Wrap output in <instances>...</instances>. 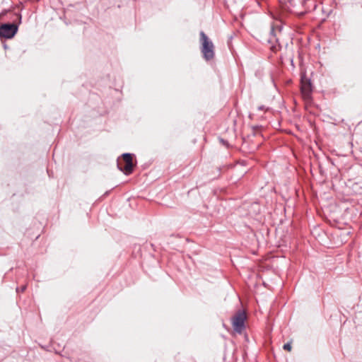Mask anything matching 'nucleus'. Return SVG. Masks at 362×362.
<instances>
[{"mask_svg":"<svg viewBox=\"0 0 362 362\" xmlns=\"http://www.w3.org/2000/svg\"><path fill=\"white\" fill-rule=\"evenodd\" d=\"M42 343L40 344L42 349L49 352H54L55 354H60L62 351V347L56 348V341H42Z\"/></svg>","mask_w":362,"mask_h":362,"instance_id":"5","label":"nucleus"},{"mask_svg":"<svg viewBox=\"0 0 362 362\" xmlns=\"http://www.w3.org/2000/svg\"><path fill=\"white\" fill-rule=\"evenodd\" d=\"M247 320L246 313L243 310H238L231 319L233 329L235 332L242 333L245 329V321Z\"/></svg>","mask_w":362,"mask_h":362,"instance_id":"1","label":"nucleus"},{"mask_svg":"<svg viewBox=\"0 0 362 362\" xmlns=\"http://www.w3.org/2000/svg\"><path fill=\"white\" fill-rule=\"evenodd\" d=\"M312 86L309 80L302 78L301 80V94L303 99L310 101L311 99Z\"/></svg>","mask_w":362,"mask_h":362,"instance_id":"4","label":"nucleus"},{"mask_svg":"<svg viewBox=\"0 0 362 362\" xmlns=\"http://www.w3.org/2000/svg\"><path fill=\"white\" fill-rule=\"evenodd\" d=\"M125 165L122 170L124 174L129 175L133 171L132 156L130 153H124L122 155Z\"/></svg>","mask_w":362,"mask_h":362,"instance_id":"6","label":"nucleus"},{"mask_svg":"<svg viewBox=\"0 0 362 362\" xmlns=\"http://www.w3.org/2000/svg\"><path fill=\"white\" fill-rule=\"evenodd\" d=\"M202 42V52L206 60H210L214 57V45L204 32L200 33Z\"/></svg>","mask_w":362,"mask_h":362,"instance_id":"2","label":"nucleus"},{"mask_svg":"<svg viewBox=\"0 0 362 362\" xmlns=\"http://www.w3.org/2000/svg\"><path fill=\"white\" fill-rule=\"evenodd\" d=\"M64 346H65V345H64V344L61 345V344H59L57 342V341H56V345H55V347H56L57 349V348H59V347H62V350H63V349H64Z\"/></svg>","mask_w":362,"mask_h":362,"instance_id":"8","label":"nucleus"},{"mask_svg":"<svg viewBox=\"0 0 362 362\" xmlns=\"http://www.w3.org/2000/svg\"><path fill=\"white\" fill-rule=\"evenodd\" d=\"M283 348H284V350L290 351L291 350V343L288 342V343L284 344Z\"/></svg>","mask_w":362,"mask_h":362,"instance_id":"7","label":"nucleus"},{"mask_svg":"<svg viewBox=\"0 0 362 362\" xmlns=\"http://www.w3.org/2000/svg\"><path fill=\"white\" fill-rule=\"evenodd\" d=\"M18 31V27L13 23L3 24L0 26V36L4 38L13 37Z\"/></svg>","mask_w":362,"mask_h":362,"instance_id":"3","label":"nucleus"}]
</instances>
